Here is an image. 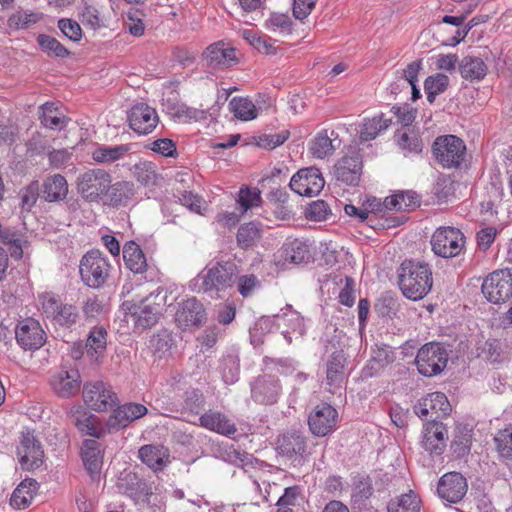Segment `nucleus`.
<instances>
[{
	"instance_id": "obj_1",
	"label": "nucleus",
	"mask_w": 512,
	"mask_h": 512,
	"mask_svg": "<svg viewBox=\"0 0 512 512\" xmlns=\"http://www.w3.org/2000/svg\"><path fill=\"white\" fill-rule=\"evenodd\" d=\"M432 270L428 263L404 260L398 269V284L403 295L410 300L423 299L432 288Z\"/></svg>"
},
{
	"instance_id": "obj_2",
	"label": "nucleus",
	"mask_w": 512,
	"mask_h": 512,
	"mask_svg": "<svg viewBox=\"0 0 512 512\" xmlns=\"http://www.w3.org/2000/svg\"><path fill=\"white\" fill-rule=\"evenodd\" d=\"M79 272L83 283L94 289L101 288L110 272L108 259L99 251H88L81 259Z\"/></svg>"
},
{
	"instance_id": "obj_3",
	"label": "nucleus",
	"mask_w": 512,
	"mask_h": 512,
	"mask_svg": "<svg viewBox=\"0 0 512 512\" xmlns=\"http://www.w3.org/2000/svg\"><path fill=\"white\" fill-rule=\"evenodd\" d=\"M111 175L104 169L87 170L77 177V192L88 202L100 201L111 183Z\"/></svg>"
},
{
	"instance_id": "obj_4",
	"label": "nucleus",
	"mask_w": 512,
	"mask_h": 512,
	"mask_svg": "<svg viewBox=\"0 0 512 512\" xmlns=\"http://www.w3.org/2000/svg\"><path fill=\"white\" fill-rule=\"evenodd\" d=\"M415 363L420 374L432 377L447 366L448 352L441 343L429 342L418 350Z\"/></svg>"
},
{
	"instance_id": "obj_5",
	"label": "nucleus",
	"mask_w": 512,
	"mask_h": 512,
	"mask_svg": "<svg viewBox=\"0 0 512 512\" xmlns=\"http://www.w3.org/2000/svg\"><path fill=\"white\" fill-rule=\"evenodd\" d=\"M433 155L439 164L445 168L459 167L464 159L466 146L455 135H445L436 138L432 146Z\"/></svg>"
},
{
	"instance_id": "obj_6",
	"label": "nucleus",
	"mask_w": 512,
	"mask_h": 512,
	"mask_svg": "<svg viewBox=\"0 0 512 512\" xmlns=\"http://www.w3.org/2000/svg\"><path fill=\"white\" fill-rule=\"evenodd\" d=\"M465 245L464 234L454 227H440L431 238L432 251L442 258L458 256Z\"/></svg>"
},
{
	"instance_id": "obj_7",
	"label": "nucleus",
	"mask_w": 512,
	"mask_h": 512,
	"mask_svg": "<svg viewBox=\"0 0 512 512\" xmlns=\"http://www.w3.org/2000/svg\"><path fill=\"white\" fill-rule=\"evenodd\" d=\"M82 395L85 404L97 412L108 411L119 402L117 394L113 391L111 385L103 381L85 383Z\"/></svg>"
},
{
	"instance_id": "obj_8",
	"label": "nucleus",
	"mask_w": 512,
	"mask_h": 512,
	"mask_svg": "<svg viewBox=\"0 0 512 512\" xmlns=\"http://www.w3.org/2000/svg\"><path fill=\"white\" fill-rule=\"evenodd\" d=\"M236 272L235 263L231 261L217 262L202 275L203 291L218 294V292L232 287Z\"/></svg>"
},
{
	"instance_id": "obj_9",
	"label": "nucleus",
	"mask_w": 512,
	"mask_h": 512,
	"mask_svg": "<svg viewBox=\"0 0 512 512\" xmlns=\"http://www.w3.org/2000/svg\"><path fill=\"white\" fill-rule=\"evenodd\" d=\"M481 289L489 302L504 303L512 297V274L509 270L494 271L483 281Z\"/></svg>"
},
{
	"instance_id": "obj_10",
	"label": "nucleus",
	"mask_w": 512,
	"mask_h": 512,
	"mask_svg": "<svg viewBox=\"0 0 512 512\" xmlns=\"http://www.w3.org/2000/svg\"><path fill=\"white\" fill-rule=\"evenodd\" d=\"M116 487L120 493L128 496L135 503H149V498L153 494L152 485L133 471L121 472Z\"/></svg>"
},
{
	"instance_id": "obj_11",
	"label": "nucleus",
	"mask_w": 512,
	"mask_h": 512,
	"mask_svg": "<svg viewBox=\"0 0 512 512\" xmlns=\"http://www.w3.org/2000/svg\"><path fill=\"white\" fill-rule=\"evenodd\" d=\"M419 206V197L415 192L407 191L386 197L383 202L375 197L367 198L363 203V209L369 213H381L388 210H410Z\"/></svg>"
},
{
	"instance_id": "obj_12",
	"label": "nucleus",
	"mask_w": 512,
	"mask_h": 512,
	"mask_svg": "<svg viewBox=\"0 0 512 512\" xmlns=\"http://www.w3.org/2000/svg\"><path fill=\"white\" fill-rule=\"evenodd\" d=\"M325 180L321 171L316 167L300 169L290 180L289 187L295 193L313 197L317 196L324 188Z\"/></svg>"
},
{
	"instance_id": "obj_13",
	"label": "nucleus",
	"mask_w": 512,
	"mask_h": 512,
	"mask_svg": "<svg viewBox=\"0 0 512 512\" xmlns=\"http://www.w3.org/2000/svg\"><path fill=\"white\" fill-rule=\"evenodd\" d=\"M363 161L359 150H352L334 165L333 174L337 181L348 186H357L362 175Z\"/></svg>"
},
{
	"instance_id": "obj_14",
	"label": "nucleus",
	"mask_w": 512,
	"mask_h": 512,
	"mask_svg": "<svg viewBox=\"0 0 512 512\" xmlns=\"http://www.w3.org/2000/svg\"><path fill=\"white\" fill-rule=\"evenodd\" d=\"M206 316L203 304L195 297H191L178 303L175 322L182 330L198 328L205 323Z\"/></svg>"
},
{
	"instance_id": "obj_15",
	"label": "nucleus",
	"mask_w": 512,
	"mask_h": 512,
	"mask_svg": "<svg viewBox=\"0 0 512 512\" xmlns=\"http://www.w3.org/2000/svg\"><path fill=\"white\" fill-rule=\"evenodd\" d=\"M262 323L266 325L272 323L275 325L289 344L292 342L291 334L297 335L298 337L305 334L303 317L299 312L293 310L291 306H288L286 311L278 313L272 318L264 319Z\"/></svg>"
},
{
	"instance_id": "obj_16",
	"label": "nucleus",
	"mask_w": 512,
	"mask_h": 512,
	"mask_svg": "<svg viewBox=\"0 0 512 512\" xmlns=\"http://www.w3.org/2000/svg\"><path fill=\"white\" fill-rule=\"evenodd\" d=\"M338 412L330 404L317 405L308 417V425L313 435L324 437L331 433L337 424Z\"/></svg>"
},
{
	"instance_id": "obj_17",
	"label": "nucleus",
	"mask_w": 512,
	"mask_h": 512,
	"mask_svg": "<svg viewBox=\"0 0 512 512\" xmlns=\"http://www.w3.org/2000/svg\"><path fill=\"white\" fill-rule=\"evenodd\" d=\"M43 309L56 324L64 328L71 329L81 320V314L77 306L61 303L53 297L43 302Z\"/></svg>"
},
{
	"instance_id": "obj_18",
	"label": "nucleus",
	"mask_w": 512,
	"mask_h": 512,
	"mask_svg": "<svg viewBox=\"0 0 512 512\" xmlns=\"http://www.w3.org/2000/svg\"><path fill=\"white\" fill-rule=\"evenodd\" d=\"M467 489V480L459 472L444 474L437 485V492L440 498L450 503L460 502L466 495Z\"/></svg>"
},
{
	"instance_id": "obj_19",
	"label": "nucleus",
	"mask_w": 512,
	"mask_h": 512,
	"mask_svg": "<svg viewBox=\"0 0 512 512\" xmlns=\"http://www.w3.org/2000/svg\"><path fill=\"white\" fill-rule=\"evenodd\" d=\"M279 379L271 375H262L255 379L251 386L252 399L262 405L277 403L281 394Z\"/></svg>"
},
{
	"instance_id": "obj_20",
	"label": "nucleus",
	"mask_w": 512,
	"mask_h": 512,
	"mask_svg": "<svg viewBox=\"0 0 512 512\" xmlns=\"http://www.w3.org/2000/svg\"><path fill=\"white\" fill-rule=\"evenodd\" d=\"M147 408L139 403H126L113 410L106 422V432L118 431L133 421L143 417Z\"/></svg>"
},
{
	"instance_id": "obj_21",
	"label": "nucleus",
	"mask_w": 512,
	"mask_h": 512,
	"mask_svg": "<svg viewBox=\"0 0 512 512\" xmlns=\"http://www.w3.org/2000/svg\"><path fill=\"white\" fill-rule=\"evenodd\" d=\"M128 121L130 128L134 132L147 135L156 128L159 118L154 108L147 104L139 103L131 108L128 114Z\"/></svg>"
},
{
	"instance_id": "obj_22",
	"label": "nucleus",
	"mask_w": 512,
	"mask_h": 512,
	"mask_svg": "<svg viewBox=\"0 0 512 512\" xmlns=\"http://www.w3.org/2000/svg\"><path fill=\"white\" fill-rule=\"evenodd\" d=\"M17 452L20 456V463L23 469L32 470L42 464L44 452L41 443L30 431L22 433Z\"/></svg>"
},
{
	"instance_id": "obj_23",
	"label": "nucleus",
	"mask_w": 512,
	"mask_h": 512,
	"mask_svg": "<svg viewBox=\"0 0 512 512\" xmlns=\"http://www.w3.org/2000/svg\"><path fill=\"white\" fill-rule=\"evenodd\" d=\"M306 437L300 431L292 430L278 436L276 450L288 460H299L306 453Z\"/></svg>"
},
{
	"instance_id": "obj_24",
	"label": "nucleus",
	"mask_w": 512,
	"mask_h": 512,
	"mask_svg": "<svg viewBox=\"0 0 512 512\" xmlns=\"http://www.w3.org/2000/svg\"><path fill=\"white\" fill-rule=\"evenodd\" d=\"M447 439L448 431L442 422L434 419L424 424L421 445L431 455H441Z\"/></svg>"
},
{
	"instance_id": "obj_25",
	"label": "nucleus",
	"mask_w": 512,
	"mask_h": 512,
	"mask_svg": "<svg viewBox=\"0 0 512 512\" xmlns=\"http://www.w3.org/2000/svg\"><path fill=\"white\" fill-rule=\"evenodd\" d=\"M17 343L25 350L39 349L45 342V333L34 319L23 320L14 330Z\"/></svg>"
},
{
	"instance_id": "obj_26",
	"label": "nucleus",
	"mask_w": 512,
	"mask_h": 512,
	"mask_svg": "<svg viewBox=\"0 0 512 512\" xmlns=\"http://www.w3.org/2000/svg\"><path fill=\"white\" fill-rule=\"evenodd\" d=\"M135 326L141 329H147L154 326L160 315V305L150 303V298L143 299L138 304H132L127 307Z\"/></svg>"
},
{
	"instance_id": "obj_27",
	"label": "nucleus",
	"mask_w": 512,
	"mask_h": 512,
	"mask_svg": "<svg viewBox=\"0 0 512 512\" xmlns=\"http://www.w3.org/2000/svg\"><path fill=\"white\" fill-rule=\"evenodd\" d=\"M69 418L77 429L86 435L100 438L106 434L97 416L82 410L80 407H73L69 412Z\"/></svg>"
},
{
	"instance_id": "obj_28",
	"label": "nucleus",
	"mask_w": 512,
	"mask_h": 512,
	"mask_svg": "<svg viewBox=\"0 0 512 512\" xmlns=\"http://www.w3.org/2000/svg\"><path fill=\"white\" fill-rule=\"evenodd\" d=\"M206 65L212 69L228 68L237 63L234 48H225L221 42L209 45L204 54Z\"/></svg>"
},
{
	"instance_id": "obj_29",
	"label": "nucleus",
	"mask_w": 512,
	"mask_h": 512,
	"mask_svg": "<svg viewBox=\"0 0 512 512\" xmlns=\"http://www.w3.org/2000/svg\"><path fill=\"white\" fill-rule=\"evenodd\" d=\"M199 425L207 430L224 436H231L237 432V427L224 413L208 410L199 418Z\"/></svg>"
},
{
	"instance_id": "obj_30",
	"label": "nucleus",
	"mask_w": 512,
	"mask_h": 512,
	"mask_svg": "<svg viewBox=\"0 0 512 512\" xmlns=\"http://www.w3.org/2000/svg\"><path fill=\"white\" fill-rule=\"evenodd\" d=\"M81 456L85 469L89 473L91 479H99L103 464L100 443L93 439L85 440L82 445Z\"/></svg>"
},
{
	"instance_id": "obj_31",
	"label": "nucleus",
	"mask_w": 512,
	"mask_h": 512,
	"mask_svg": "<svg viewBox=\"0 0 512 512\" xmlns=\"http://www.w3.org/2000/svg\"><path fill=\"white\" fill-rule=\"evenodd\" d=\"M53 391L62 398L75 395L80 389V375L77 370H61L51 379Z\"/></svg>"
},
{
	"instance_id": "obj_32",
	"label": "nucleus",
	"mask_w": 512,
	"mask_h": 512,
	"mask_svg": "<svg viewBox=\"0 0 512 512\" xmlns=\"http://www.w3.org/2000/svg\"><path fill=\"white\" fill-rule=\"evenodd\" d=\"M139 458L153 471H162L170 463V453L161 445H144L139 449Z\"/></svg>"
},
{
	"instance_id": "obj_33",
	"label": "nucleus",
	"mask_w": 512,
	"mask_h": 512,
	"mask_svg": "<svg viewBox=\"0 0 512 512\" xmlns=\"http://www.w3.org/2000/svg\"><path fill=\"white\" fill-rule=\"evenodd\" d=\"M372 480L368 475H358L353 478L351 490V505L354 509L363 510L373 495Z\"/></svg>"
},
{
	"instance_id": "obj_34",
	"label": "nucleus",
	"mask_w": 512,
	"mask_h": 512,
	"mask_svg": "<svg viewBox=\"0 0 512 512\" xmlns=\"http://www.w3.org/2000/svg\"><path fill=\"white\" fill-rule=\"evenodd\" d=\"M43 198L47 202H60L67 197L68 183L61 174L46 177L40 187Z\"/></svg>"
},
{
	"instance_id": "obj_35",
	"label": "nucleus",
	"mask_w": 512,
	"mask_h": 512,
	"mask_svg": "<svg viewBox=\"0 0 512 512\" xmlns=\"http://www.w3.org/2000/svg\"><path fill=\"white\" fill-rule=\"evenodd\" d=\"M87 355L98 362L104 357L107 348V331L104 327L95 326L88 334L85 344Z\"/></svg>"
},
{
	"instance_id": "obj_36",
	"label": "nucleus",
	"mask_w": 512,
	"mask_h": 512,
	"mask_svg": "<svg viewBox=\"0 0 512 512\" xmlns=\"http://www.w3.org/2000/svg\"><path fill=\"white\" fill-rule=\"evenodd\" d=\"M135 194L134 184L129 181H119L109 185L105 192L108 204L113 207L126 206Z\"/></svg>"
},
{
	"instance_id": "obj_37",
	"label": "nucleus",
	"mask_w": 512,
	"mask_h": 512,
	"mask_svg": "<svg viewBox=\"0 0 512 512\" xmlns=\"http://www.w3.org/2000/svg\"><path fill=\"white\" fill-rule=\"evenodd\" d=\"M347 358L343 350L334 351L326 364V381L330 386L340 385L344 380Z\"/></svg>"
},
{
	"instance_id": "obj_38",
	"label": "nucleus",
	"mask_w": 512,
	"mask_h": 512,
	"mask_svg": "<svg viewBox=\"0 0 512 512\" xmlns=\"http://www.w3.org/2000/svg\"><path fill=\"white\" fill-rule=\"evenodd\" d=\"M123 259L126 267L133 273L141 274L147 269L146 257L140 246L134 241L125 243Z\"/></svg>"
},
{
	"instance_id": "obj_39",
	"label": "nucleus",
	"mask_w": 512,
	"mask_h": 512,
	"mask_svg": "<svg viewBox=\"0 0 512 512\" xmlns=\"http://www.w3.org/2000/svg\"><path fill=\"white\" fill-rule=\"evenodd\" d=\"M283 258L292 264H306L311 261L312 255L305 242L298 239L290 241L283 246Z\"/></svg>"
},
{
	"instance_id": "obj_40",
	"label": "nucleus",
	"mask_w": 512,
	"mask_h": 512,
	"mask_svg": "<svg viewBox=\"0 0 512 512\" xmlns=\"http://www.w3.org/2000/svg\"><path fill=\"white\" fill-rule=\"evenodd\" d=\"M40 110L39 119L47 128L62 129L69 122V119L61 113L59 108L53 102H46L40 107Z\"/></svg>"
},
{
	"instance_id": "obj_41",
	"label": "nucleus",
	"mask_w": 512,
	"mask_h": 512,
	"mask_svg": "<svg viewBox=\"0 0 512 512\" xmlns=\"http://www.w3.org/2000/svg\"><path fill=\"white\" fill-rule=\"evenodd\" d=\"M261 237L262 225L255 221L242 224L236 235L238 246L244 250L253 247Z\"/></svg>"
},
{
	"instance_id": "obj_42",
	"label": "nucleus",
	"mask_w": 512,
	"mask_h": 512,
	"mask_svg": "<svg viewBox=\"0 0 512 512\" xmlns=\"http://www.w3.org/2000/svg\"><path fill=\"white\" fill-rule=\"evenodd\" d=\"M397 145L405 155L413 153L418 154L422 151L423 143L417 133L409 128L398 130L394 136Z\"/></svg>"
},
{
	"instance_id": "obj_43",
	"label": "nucleus",
	"mask_w": 512,
	"mask_h": 512,
	"mask_svg": "<svg viewBox=\"0 0 512 512\" xmlns=\"http://www.w3.org/2000/svg\"><path fill=\"white\" fill-rule=\"evenodd\" d=\"M459 70L466 80H481L487 73V66L479 57L466 56L461 60Z\"/></svg>"
},
{
	"instance_id": "obj_44",
	"label": "nucleus",
	"mask_w": 512,
	"mask_h": 512,
	"mask_svg": "<svg viewBox=\"0 0 512 512\" xmlns=\"http://www.w3.org/2000/svg\"><path fill=\"white\" fill-rule=\"evenodd\" d=\"M229 109L236 118L242 121H250L257 117V108L248 98H232L229 102Z\"/></svg>"
},
{
	"instance_id": "obj_45",
	"label": "nucleus",
	"mask_w": 512,
	"mask_h": 512,
	"mask_svg": "<svg viewBox=\"0 0 512 512\" xmlns=\"http://www.w3.org/2000/svg\"><path fill=\"white\" fill-rule=\"evenodd\" d=\"M391 124L390 119H385L383 115L373 117L372 119H365L360 131V140L362 142L375 139L378 134L387 129Z\"/></svg>"
},
{
	"instance_id": "obj_46",
	"label": "nucleus",
	"mask_w": 512,
	"mask_h": 512,
	"mask_svg": "<svg viewBox=\"0 0 512 512\" xmlns=\"http://www.w3.org/2000/svg\"><path fill=\"white\" fill-rule=\"evenodd\" d=\"M420 500L417 495L410 491L400 497L392 499L388 502L387 512H419Z\"/></svg>"
},
{
	"instance_id": "obj_47",
	"label": "nucleus",
	"mask_w": 512,
	"mask_h": 512,
	"mask_svg": "<svg viewBox=\"0 0 512 512\" xmlns=\"http://www.w3.org/2000/svg\"><path fill=\"white\" fill-rule=\"evenodd\" d=\"M43 18L40 12L18 10L7 20V25L11 29H28L38 23Z\"/></svg>"
},
{
	"instance_id": "obj_48",
	"label": "nucleus",
	"mask_w": 512,
	"mask_h": 512,
	"mask_svg": "<svg viewBox=\"0 0 512 512\" xmlns=\"http://www.w3.org/2000/svg\"><path fill=\"white\" fill-rule=\"evenodd\" d=\"M478 356L484 360L496 364L505 360L502 344L497 339H488L477 348Z\"/></svg>"
},
{
	"instance_id": "obj_49",
	"label": "nucleus",
	"mask_w": 512,
	"mask_h": 512,
	"mask_svg": "<svg viewBox=\"0 0 512 512\" xmlns=\"http://www.w3.org/2000/svg\"><path fill=\"white\" fill-rule=\"evenodd\" d=\"M40 192V184L38 180L31 181L28 185L19 190L18 196L20 199L19 207L21 213L30 212L35 206Z\"/></svg>"
},
{
	"instance_id": "obj_50",
	"label": "nucleus",
	"mask_w": 512,
	"mask_h": 512,
	"mask_svg": "<svg viewBox=\"0 0 512 512\" xmlns=\"http://www.w3.org/2000/svg\"><path fill=\"white\" fill-rule=\"evenodd\" d=\"M129 151L128 145L100 146L93 153L92 158L99 163H111L122 158Z\"/></svg>"
},
{
	"instance_id": "obj_51",
	"label": "nucleus",
	"mask_w": 512,
	"mask_h": 512,
	"mask_svg": "<svg viewBox=\"0 0 512 512\" xmlns=\"http://www.w3.org/2000/svg\"><path fill=\"white\" fill-rule=\"evenodd\" d=\"M335 147L327 131L319 132L310 143V152L316 158L323 159L333 154Z\"/></svg>"
},
{
	"instance_id": "obj_52",
	"label": "nucleus",
	"mask_w": 512,
	"mask_h": 512,
	"mask_svg": "<svg viewBox=\"0 0 512 512\" xmlns=\"http://www.w3.org/2000/svg\"><path fill=\"white\" fill-rule=\"evenodd\" d=\"M237 203L241 208L242 214H244L249 209L261 205V191L257 187L243 186L239 190Z\"/></svg>"
},
{
	"instance_id": "obj_53",
	"label": "nucleus",
	"mask_w": 512,
	"mask_h": 512,
	"mask_svg": "<svg viewBox=\"0 0 512 512\" xmlns=\"http://www.w3.org/2000/svg\"><path fill=\"white\" fill-rule=\"evenodd\" d=\"M37 42L42 51L47 53L48 56L64 58L70 54L66 47L50 35L40 34L37 37Z\"/></svg>"
},
{
	"instance_id": "obj_54",
	"label": "nucleus",
	"mask_w": 512,
	"mask_h": 512,
	"mask_svg": "<svg viewBox=\"0 0 512 512\" xmlns=\"http://www.w3.org/2000/svg\"><path fill=\"white\" fill-rule=\"evenodd\" d=\"M133 175L144 186L155 185L158 177L155 165L148 161L135 164Z\"/></svg>"
},
{
	"instance_id": "obj_55",
	"label": "nucleus",
	"mask_w": 512,
	"mask_h": 512,
	"mask_svg": "<svg viewBox=\"0 0 512 512\" xmlns=\"http://www.w3.org/2000/svg\"><path fill=\"white\" fill-rule=\"evenodd\" d=\"M205 403L203 393L199 389H189L185 391L183 398V410L193 416H197Z\"/></svg>"
},
{
	"instance_id": "obj_56",
	"label": "nucleus",
	"mask_w": 512,
	"mask_h": 512,
	"mask_svg": "<svg viewBox=\"0 0 512 512\" xmlns=\"http://www.w3.org/2000/svg\"><path fill=\"white\" fill-rule=\"evenodd\" d=\"M220 372L226 384H233L238 380L239 363L234 355L224 356L220 362Z\"/></svg>"
},
{
	"instance_id": "obj_57",
	"label": "nucleus",
	"mask_w": 512,
	"mask_h": 512,
	"mask_svg": "<svg viewBox=\"0 0 512 512\" xmlns=\"http://www.w3.org/2000/svg\"><path fill=\"white\" fill-rule=\"evenodd\" d=\"M224 459L239 467H246L253 465L255 458L252 454L247 453L246 451L235 448L234 446H229L224 450Z\"/></svg>"
},
{
	"instance_id": "obj_58",
	"label": "nucleus",
	"mask_w": 512,
	"mask_h": 512,
	"mask_svg": "<svg viewBox=\"0 0 512 512\" xmlns=\"http://www.w3.org/2000/svg\"><path fill=\"white\" fill-rule=\"evenodd\" d=\"M426 400L429 404V408L431 409V413L437 414V417L440 415L446 416L451 411L450 403L446 395L442 392L428 394L426 396Z\"/></svg>"
},
{
	"instance_id": "obj_59",
	"label": "nucleus",
	"mask_w": 512,
	"mask_h": 512,
	"mask_svg": "<svg viewBox=\"0 0 512 512\" xmlns=\"http://www.w3.org/2000/svg\"><path fill=\"white\" fill-rule=\"evenodd\" d=\"M494 442L501 457L512 459V428L500 430L494 437Z\"/></svg>"
},
{
	"instance_id": "obj_60",
	"label": "nucleus",
	"mask_w": 512,
	"mask_h": 512,
	"mask_svg": "<svg viewBox=\"0 0 512 512\" xmlns=\"http://www.w3.org/2000/svg\"><path fill=\"white\" fill-rule=\"evenodd\" d=\"M471 435L468 430H459L451 442V449L457 458H462L470 452Z\"/></svg>"
},
{
	"instance_id": "obj_61",
	"label": "nucleus",
	"mask_w": 512,
	"mask_h": 512,
	"mask_svg": "<svg viewBox=\"0 0 512 512\" xmlns=\"http://www.w3.org/2000/svg\"><path fill=\"white\" fill-rule=\"evenodd\" d=\"M58 28L71 41L78 42L82 38V29L73 19L63 18L58 21Z\"/></svg>"
},
{
	"instance_id": "obj_62",
	"label": "nucleus",
	"mask_w": 512,
	"mask_h": 512,
	"mask_svg": "<svg viewBox=\"0 0 512 512\" xmlns=\"http://www.w3.org/2000/svg\"><path fill=\"white\" fill-rule=\"evenodd\" d=\"M265 25L266 28L271 31H276L277 29H280L281 32L290 34L292 21L290 17L286 14L273 13L266 20Z\"/></svg>"
},
{
	"instance_id": "obj_63",
	"label": "nucleus",
	"mask_w": 512,
	"mask_h": 512,
	"mask_svg": "<svg viewBox=\"0 0 512 512\" xmlns=\"http://www.w3.org/2000/svg\"><path fill=\"white\" fill-rule=\"evenodd\" d=\"M344 281V286L341 288L338 298L342 305L352 307L355 303V281L350 276H345L341 282Z\"/></svg>"
},
{
	"instance_id": "obj_64",
	"label": "nucleus",
	"mask_w": 512,
	"mask_h": 512,
	"mask_svg": "<svg viewBox=\"0 0 512 512\" xmlns=\"http://www.w3.org/2000/svg\"><path fill=\"white\" fill-rule=\"evenodd\" d=\"M449 85V78L447 75L437 73L429 76L424 82V90H433L437 94L443 93Z\"/></svg>"
}]
</instances>
